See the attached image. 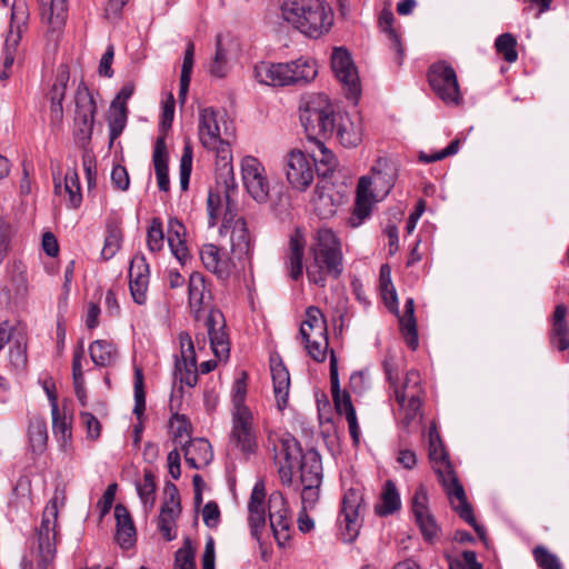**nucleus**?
Listing matches in <instances>:
<instances>
[{"label": "nucleus", "mask_w": 569, "mask_h": 569, "mask_svg": "<svg viewBox=\"0 0 569 569\" xmlns=\"http://www.w3.org/2000/svg\"><path fill=\"white\" fill-rule=\"evenodd\" d=\"M247 395V373L244 371L241 372V376L234 381L232 386V411H237L241 408H248L244 405V399Z\"/></svg>", "instance_id": "obj_59"}, {"label": "nucleus", "mask_w": 569, "mask_h": 569, "mask_svg": "<svg viewBox=\"0 0 569 569\" xmlns=\"http://www.w3.org/2000/svg\"><path fill=\"white\" fill-rule=\"evenodd\" d=\"M114 518L116 539L121 548L128 549L134 543L137 536L132 518L128 509L121 503L114 507Z\"/></svg>", "instance_id": "obj_32"}, {"label": "nucleus", "mask_w": 569, "mask_h": 569, "mask_svg": "<svg viewBox=\"0 0 569 569\" xmlns=\"http://www.w3.org/2000/svg\"><path fill=\"white\" fill-rule=\"evenodd\" d=\"M153 164L158 180V187L161 191L169 190L170 181L168 174V153L163 138H159L153 150Z\"/></svg>", "instance_id": "obj_40"}, {"label": "nucleus", "mask_w": 569, "mask_h": 569, "mask_svg": "<svg viewBox=\"0 0 569 569\" xmlns=\"http://www.w3.org/2000/svg\"><path fill=\"white\" fill-rule=\"evenodd\" d=\"M447 497L452 509L459 515V517L475 529L482 541H486V529L477 522L463 487H457L456 491H450Z\"/></svg>", "instance_id": "obj_29"}, {"label": "nucleus", "mask_w": 569, "mask_h": 569, "mask_svg": "<svg viewBox=\"0 0 569 569\" xmlns=\"http://www.w3.org/2000/svg\"><path fill=\"white\" fill-rule=\"evenodd\" d=\"M281 17L302 34L318 39L333 24V11L326 0H286Z\"/></svg>", "instance_id": "obj_3"}, {"label": "nucleus", "mask_w": 569, "mask_h": 569, "mask_svg": "<svg viewBox=\"0 0 569 569\" xmlns=\"http://www.w3.org/2000/svg\"><path fill=\"white\" fill-rule=\"evenodd\" d=\"M428 440L429 459L433 465L435 472L437 473L446 495H449L450 491H456L457 487H463L448 459V455L435 425L429 429Z\"/></svg>", "instance_id": "obj_13"}, {"label": "nucleus", "mask_w": 569, "mask_h": 569, "mask_svg": "<svg viewBox=\"0 0 569 569\" xmlns=\"http://www.w3.org/2000/svg\"><path fill=\"white\" fill-rule=\"evenodd\" d=\"M183 452L186 462L193 469L207 467L213 458L211 445L203 438L190 440L183 446Z\"/></svg>", "instance_id": "obj_30"}, {"label": "nucleus", "mask_w": 569, "mask_h": 569, "mask_svg": "<svg viewBox=\"0 0 569 569\" xmlns=\"http://www.w3.org/2000/svg\"><path fill=\"white\" fill-rule=\"evenodd\" d=\"M495 47L497 52L501 54L507 62L513 63L517 61V40L511 33L506 32L500 34L496 39Z\"/></svg>", "instance_id": "obj_53"}, {"label": "nucleus", "mask_w": 569, "mask_h": 569, "mask_svg": "<svg viewBox=\"0 0 569 569\" xmlns=\"http://www.w3.org/2000/svg\"><path fill=\"white\" fill-rule=\"evenodd\" d=\"M9 360L17 370L24 369L28 362L27 335L24 330L17 335L9 348Z\"/></svg>", "instance_id": "obj_48"}, {"label": "nucleus", "mask_w": 569, "mask_h": 569, "mask_svg": "<svg viewBox=\"0 0 569 569\" xmlns=\"http://www.w3.org/2000/svg\"><path fill=\"white\" fill-rule=\"evenodd\" d=\"M301 483H322V463L320 455L311 449L307 450L300 459Z\"/></svg>", "instance_id": "obj_35"}, {"label": "nucleus", "mask_w": 569, "mask_h": 569, "mask_svg": "<svg viewBox=\"0 0 569 569\" xmlns=\"http://www.w3.org/2000/svg\"><path fill=\"white\" fill-rule=\"evenodd\" d=\"M129 281L149 282V266L143 256H134L131 260Z\"/></svg>", "instance_id": "obj_58"}, {"label": "nucleus", "mask_w": 569, "mask_h": 569, "mask_svg": "<svg viewBox=\"0 0 569 569\" xmlns=\"http://www.w3.org/2000/svg\"><path fill=\"white\" fill-rule=\"evenodd\" d=\"M229 446L248 457L257 449V431L253 413L249 408L231 411V430Z\"/></svg>", "instance_id": "obj_12"}, {"label": "nucleus", "mask_w": 569, "mask_h": 569, "mask_svg": "<svg viewBox=\"0 0 569 569\" xmlns=\"http://www.w3.org/2000/svg\"><path fill=\"white\" fill-rule=\"evenodd\" d=\"M276 463L296 465L303 455L298 440L290 433H282L273 440Z\"/></svg>", "instance_id": "obj_31"}, {"label": "nucleus", "mask_w": 569, "mask_h": 569, "mask_svg": "<svg viewBox=\"0 0 569 569\" xmlns=\"http://www.w3.org/2000/svg\"><path fill=\"white\" fill-rule=\"evenodd\" d=\"M387 379L393 387L395 398L398 405L406 411V419H413L422 403L423 389L421 377L417 370H409L400 383L395 381L396 370L389 360L383 363Z\"/></svg>", "instance_id": "obj_9"}, {"label": "nucleus", "mask_w": 569, "mask_h": 569, "mask_svg": "<svg viewBox=\"0 0 569 569\" xmlns=\"http://www.w3.org/2000/svg\"><path fill=\"white\" fill-rule=\"evenodd\" d=\"M234 191V182L224 184V209L220 234L229 236L232 256L238 260H242L250 256L252 243L247 222L238 214L237 203L231 200V194Z\"/></svg>", "instance_id": "obj_7"}, {"label": "nucleus", "mask_w": 569, "mask_h": 569, "mask_svg": "<svg viewBox=\"0 0 569 569\" xmlns=\"http://www.w3.org/2000/svg\"><path fill=\"white\" fill-rule=\"evenodd\" d=\"M229 70L227 51L221 47L220 39L217 40L216 53L209 66V72L212 77L223 78Z\"/></svg>", "instance_id": "obj_55"}, {"label": "nucleus", "mask_w": 569, "mask_h": 569, "mask_svg": "<svg viewBox=\"0 0 569 569\" xmlns=\"http://www.w3.org/2000/svg\"><path fill=\"white\" fill-rule=\"evenodd\" d=\"M128 117V108L111 103L108 117L110 141H114L123 131Z\"/></svg>", "instance_id": "obj_50"}, {"label": "nucleus", "mask_w": 569, "mask_h": 569, "mask_svg": "<svg viewBox=\"0 0 569 569\" xmlns=\"http://www.w3.org/2000/svg\"><path fill=\"white\" fill-rule=\"evenodd\" d=\"M64 491L57 488L46 505L39 527L33 536V551L38 569H52L58 543V513L64 505Z\"/></svg>", "instance_id": "obj_5"}, {"label": "nucleus", "mask_w": 569, "mask_h": 569, "mask_svg": "<svg viewBox=\"0 0 569 569\" xmlns=\"http://www.w3.org/2000/svg\"><path fill=\"white\" fill-rule=\"evenodd\" d=\"M200 258L204 268L217 274L218 278L226 279L231 273V259L223 257L216 244H203L200 249Z\"/></svg>", "instance_id": "obj_28"}, {"label": "nucleus", "mask_w": 569, "mask_h": 569, "mask_svg": "<svg viewBox=\"0 0 569 569\" xmlns=\"http://www.w3.org/2000/svg\"><path fill=\"white\" fill-rule=\"evenodd\" d=\"M69 81V71L62 66L56 77V81L50 91V101L62 102L66 96L67 84Z\"/></svg>", "instance_id": "obj_60"}, {"label": "nucleus", "mask_w": 569, "mask_h": 569, "mask_svg": "<svg viewBox=\"0 0 569 569\" xmlns=\"http://www.w3.org/2000/svg\"><path fill=\"white\" fill-rule=\"evenodd\" d=\"M290 72L291 69L288 62H260L254 66L253 70L254 78L259 83L273 87L289 86V79H292Z\"/></svg>", "instance_id": "obj_26"}, {"label": "nucleus", "mask_w": 569, "mask_h": 569, "mask_svg": "<svg viewBox=\"0 0 569 569\" xmlns=\"http://www.w3.org/2000/svg\"><path fill=\"white\" fill-rule=\"evenodd\" d=\"M29 445L34 453H42L47 448L48 431L47 423L43 418L33 417L29 421L28 427Z\"/></svg>", "instance_id": "obj_43"}, {"label": "nucleus", "mask_w": 569, "mask_h": 569, "mask_svg": "<svg viewBox=\"0 0 569 569\" xmlns=\"http://www.w3.org/2000/svg\"><path fill=\"white\" fill-rule=\"evenodd\" d=\"M27 8L23 2H14L11 8L10 29L4 42V59L2 68L12 69L16 51L27 23Z\"/></svg>", "instance_id": "obj_20"}, {"label": "nucleus", "mask_w": 569, "mask_h": 569, "mask_svg": "<svg viewBox=\"0 0 569 569\" xmlns=\"http://www.w3.org/2000/svg\"><path fill=\"white\" fill-rule=\"evenodd\" d=\"M147 247L151 253H158L164 247L162 221L158 217L151 219L147 229Z\"/></svg>", "instance_id": "obj_51"}, {"label": "nucleus", "mask_w": 569, "mask_h": 569, "mask_svg": "<svg viewBox=\"0 0 569 569\" xmlns=\"http://www.w3.org/2000/svg\"><path fill=\"white\" fill-rule=\"evenodd\" d=\"M51 415H52V430L60 448L69 451L72 445V428L71 422L61 417L58 407V399L51 397Z\"/></svg>", "instance_id": "obj_34"}, {"label": "nucleus", "mask_w": 569, "mask_h": 569, "mask_svg": "<svg viewBox=\"0 0 569 569\" xmlns=\"http://www.w3.org/2000/svg\"><path fill=\"white\" fill-rule=\"evenodd\" d=\"M164 492L168 496V500L161 507L158 519V527L162 537L170 541L177 536L174 531V525L176 519L181 511V507L178 489L173 483H167Z\"/></svg>", "instance_id": "obj_21"}, {"label": "nucleus", "mask_w": 569, "mask_h": 569, "mask_svg": "<svg viewBox=\"0 0 569 569\" xmlns=\"http://www.w3.org/2000/svg\"><path fill=\"white\" fill-rule=\"evenodd\" d=\"M41 19L51 31H59L66 22L68 13L67 0H38Z\"/></svg>", "instance_id": "obj_33"}, {"label": "nucleus", "mask_w": 569, "mask_h": 569, "mask_svg": "<svg viewBox=\"0 0 569 569\" xmlns=\"http://www.w3.org/2000/svg\"><path fill=\"white\" fill-rule=\"evenodd\" d=\"M234 136L232 121L226 112L212 107L201 108L198 116V138L201 146L216 153L218 179L234 182L230 142Z\"/></svg>", "instance_id": "obj_1"}, {"label": "nucleus", "mask_w": 569, "mask_h": 569, "mask_svg": "<svg viewBox=\"0 0 569 569\" xmlns=\"http://www.w3.org/2000/svg\"><path fill=\"white\" fill-rule=\"evenodd\" d=\"M309 251H341V243L331 229L320 228L312 236Z\"/></svg>", "instance_id": "obj_46"}, {"label": "nucleus", "mask_w": 569, "mask_h": 569, "mask_svg": "<svg viewBox=\"0 0 569 569\" xmlns=\"http://www.w3.org/2000/svg\"><path fill=\"white\" fill-rule=\"evenodd\" d=\"M550 343L559 351L569 349L568 325L552 326L549 333Z\"/></svg>", "instance_id": "obj_63"}, {"label": "nucleus", "mask_w": 569, "mask_h": 569, "mask_svg": "<svg viewBox=\"0 0 569 569\" xmlns=\"http://www.w3.org/2000/svg\"><path fill=\"white\" fill-rule=\"evenodd\" d=\"M122 242L121 221L110 219L107 222L104 244L101 256L104 260L111 259L120 249Z\"/></svg>", "instance_id": "obj_44"}, {"label": "nucleus", "mask_w": 569, "mask_h": 569, "mask_svg": "<svg viewBox=\"0 0 569 569\" xmlns=\"http://www.w3.org/2000/svg\"><path fill=\"white\" fill-rule=\"evenodd\" d=\"M192 169V148L190 144L183 147L180 159V187L186 191L189 187L190 174Z\"/></svg>", "instance_id": "obj_61"}, {"label": "nucleus", "mask_w": 569, "mask_h": 569, "mask_svg": "<svg viewBox=\"0 0 569 569\" xmlns=\"http://www.w3.org/2000/svg\"><path fill=\"white\" fill-rule=\"evenodd\" d=\"M395 17L393 13L390 10H383L379 17V26L381 30L388 36L390 46L396 50L397 57V63L401 64L402 57H403V50L400 44V40L396 31L392 29Z\"/></svg>", "instance_id": "obj_49"}, {"label": "nucleus", "mask_w": 569, "mask_h": 569, "mask_svg": "<svg viewBox=\"0 0 569 569\" xmlns=\"http://www.w3.org/2000/svg\"><path fill=\"white\" fill-rule=\"evenodd\" d=\"M92 362L99 367H109L116 363L119 352L117 347L108 340H94L89 346Z\"/></svg>", "instance_id": "obj_38"}, {"label": "nucleus", "mask_w": 569, "mask_h": 569, "mask_svg": "<svg viewBox=\"0 0 569 569\" xmlns=\"http://www.w3.org/2000/svg\"><path fill=\"white\" fill-rule=\"evenodd\" d=\"M241 174L243 186L249 196L258 203L267 202L270 193V183L262 163L254 157H244L241 161Z\"/></svg>", "instance_id": "obj_17"}, {"label": "nucleus", "mask_w": 569, "mask_h": 569, "mask_svg": "<svg viewBox=\"0 0 569 569\" xmlns=\"http://www.w3.org/2000/svg\"><path fill=\"white\" fill-rule=\"evenodd\" d=\"M290 66L292 79H289L290 84H306L312 81L318 74V68L315 60L301 57L295 61L288 62Z\"/></svg>", "instance_id": "obj_39"}, {"label": "nucleus", "mask_w": 569, "mask_h": 569, "mask_svg": "<svg viewBox=\"0 0 569 569\" xmlns=\"http://www.w3.org/2000/svg\"><path fill=\"white\" fill-rule=\"evenodd\" d=\"M64 190L69 194L70 207L77 209L82 202L81 188L78 173L74 169L67 171L64 176Z\"/></svg>", "instance_id": "obj_54"}, {"label": "nucleus", "mask_w": 569, "mask_h": 569, "mask_svg": "<svg viewBox=\"0 0 569 569\" xmlns=\"http://www.w3.org/2000/svg\"><path fill=\"white\" fill-rule=\"evenodd\" d=\"M306 240L302 231L297 228L289 240V248L286 256V268L289 277L297 281L303 274Z\"/></svg>", "instance_id": "obj_27"}, {"label": "nucleus", "mask_w": 569, "mask_h": 569, "mask_svg": "<svg viewBox=\"0 0 569 569\" xmlns=\"http://www.w3.org/2000/svg\"><path fill=\"white\" fill-rule=\"evenodd\" d=\"M306 273L310 282L325 288L328 277L339 278L343 271L342 251H309Z\"/></svg>", "instance_id": "obj_11"}, {"label": "nucleus", "mask_w": 569, "mask_h": 569, "mask_svg": "<svg viewBox=\"0 0 569 569\" xmlns=\"http://www.w3.org/2000/svg\"><path fill=\"white\" fill-rule=\"evenodd\" d=\"M194 550L189 540L176 552L174 569H194Z\"/></svg>", "instance_id": "obj_62"}, {"label": "nucleus", "mask_w": 569, "mask_h": 569, "mask_svg": "<svg viewBox=\"0 0 569 569\" xmlns=\"http://www.w3.org/2000/svg\"><path fill=\"white\" fill-rule=\"evenodd\" d=\"M80 421L86 429L87 438L91 441L99 439L101 433L100 421L90 412H81Z\"/></svg>", "instance_id": "obj_64"}, {"label": "nucleus", "mask_w": 569, "mask_h": 569, "mask_svg": "<svg viewBox=\"0 0 569 569\" xmlns=\"http://www.w3.org/2000/svg\"><path fill=\"white\" fill-rule=\"evenodd\" d=\"M336 116L333 104L322 93L311 94L300 107V121L310 141L331 137L336 128Z\"/></svg>", "instance_id": "obj_6"}, {"label": "nucleus", "mask_w": 569, "mask_h": 569, "mask_svg": "<svg viewBox=\"0 0 569 569\" xmlns=\"http://www.w3.org/2000/svg\"><path fill=\"white\" fill-rule=\"evenodd\" d=\"M286 176L289 184L305 191L315 179L313 162L300 150H292L286 158Z\"/></svg>", "instance_id": "obj_18"}, {"label": "nucleus", "mask_w": 569, "mask_h": 569, "mask_svg": "<svg viewBox=\"0 0 569 569\" xmlns=\"http://www.w3.org/2000/svg\"><path fill=\"white\" fill-rule=\"evenodd\" d=\"M363 495L360 490L350 488L346 491L338 518L339 535L343 542H352L361 528L360 509Z\"/></svg>", "instance_id": "obj_14"}, {"label": "nucleus", "mask_w": 569, "mask_h": 569, "mask_svg": "<svg viewBox=\"0 0 569 569\" xmlns=\"http://www.w3.org/2000/svg\"><path fill=\"white\" fill-rule=\"evenodd\" d=\"M532 553L537 565L541 569H562L559 558L551 553L546 547L537 546Z\"/></svg>", "instance_id": "obj_57"}, {"label": "nucleus", "mask_w": 569, "mask_h": 569, "mask_svg": "<svg viewBox=\"0 0 569 569\" xmlns=\"http://www.w3.org/2000/svg\"><path fill=\"white\" fill-rule=\"evenodd\" d=\"M331 68L337 79L342 84L346 97L357 102L361 93L360 80L351 54L347 49H333L331 54Z\"/></svg>", "instance_id": "obj_16"}, {"label": "nucleus", "mask_w": 569, "mask_h": 569, "mask_svg": "<svg viewBox=\"0 0 569 569\" xmlns=\"http://www.w3.org/2000/svg\"><path fill=\"white\" fill-rule=\"evenodd\" d=\"M266 489L262 481L256 482L248 502V522L251 536L260 541L261 530L266 526Z\"/></svg>", "instance_id": "obj_25"}, {"label": "nucleus", "mask_w": 569, "mask_h": 569, "mask_svg": "<svg viewBox=\"0 0 569 569\" xmlns=\"http://www.w3.org/2000/svg\"><path fill=\"white\" fill-rule=\"evenodd\" d=\"M326 186L317 184L313 197L315 211L321 218H328L335 213V204L330 194L326 193Z\"/></svg>", "instance_id": "obj_52"}, {"label": "nucleus", "mask_w": 569, "mask_h": 569, "mask_svg": "<svg viewBox=\"0 0 569 569\" xmlns=\"http://www.w3.org/2000/svg\"><path fill=\"white\" fill-rule=\"evenodd\" d=\"M335 132L339 142L347 148L357 147L362 141V120L358 114L337 112Z\"/></svg>", "instance_id": "obj_24"}, {"label": "nucleus", "mask_w": 569, "mask_h": 569, "mask_svg": "<svg viewBox=\"0 0 569 569\" xmlns=\"http://www.w3.org/2000/svg\"><path fill=\"white\" fill-rule=\"evenodd\" d=\"M401 507V500L396 485L388 480L381 492L380 502L375 506V511L379 516H389L398 511Z\"/></svg>", "instance_id": "obj_42"}, {"label": "nucleus", "mask_w": 569, "mask_h": 569, "mask_svg": "<svg viewBox=\"0 0 569 569\" xmlns=\"http://www.w3.org/2000/svg\"><path fill=\"white\" fill-rule=\"evenodd\" d=\"M137 492L146 512H149L156 502L154 476L150 469L143 470V479L136 485Z\"/></svg>", "instance_id": "obj_47"}, {"label": "nucleus", "mask_w": 569, "mask_h": 569, "mask_svg": "<svg viewBox=\"0 0 569 569\" xmlns=\"http://www.w3.org/2000/svg\"><path fill=\"white\" fill-rule=\"evenodd\" d=\"M189 308L197 321L200 312L208 311L203 320V327L210 342V348L219 359L229 357L230 343L226 332V320L223 313L212 308L213 299L211 283L200 272H192L189 277Z\"/></svg>", "instance_id": "obj_2"}, {"label": "nucleus", "mask_w": 569, "mask_h": 569, "mask_svg": "<svg viewBox=\"0 0 569 569\" xmlns=\"http://www.w3.org/2000/svg\"><path fill=\"white\" fill-rule=\"evenodd\" d=\"M395 183L392 168L387 160L379 159L370 174L362 176L357 186L356 203L349 223L360 226L371 213L372 204L383 199Z\"/></svg>", "instance_id": "obj_4"}, {"label": "nucleus", "mask_w": 569, "mask_h": 569, "mask_svg": "<svg viewBox=\"0 0 569 569\" xmlns=\"http://www.w3.org/2000/svg\"><path fill=\"white\" fill-rule=\"evenodd\" d=\"M268 515L274 539L282 547L290 539L291 519L287 500L281 492L274 491L269 496Z\"/></svg>", "instance_id": "obj_19"}, {"label": "nucleus", "mask_w": 569, "mask_h": 569, "mask_svg": "<svg viewBox=\"0 0 569 569\" xmlns=\"http://www.w3.org/2000/svg\"><path fill=\"white\" fill-rule=\"evenodd\" d=\"M134 408L133 412L137 417H141L146 409V393L143 385V373L138 367L134 368Z\"/></svg>", "instance_id": "obj_56"}, {"label": "nucleus", "mask_w": 569, "mask_h": 569, "mask_svg": "<svg viewBox=\"0 0 569 569\" xmlns=\"http://www.w3.org/2000/svg\"><path fill=\"white\" fill-rule=\"evenodd\" d=\"M73 136L82 146L92 137L97 103L88 87L80 82L74 93Z\"/></svg>", "instance_id": "obj_10"}, {"label": "nucleus", "mask_w": 569, "mask_h": 569, "mask_svg": "<svg viewBox=\"0 0 569 569\" xmlns=\"http://www.w3.org/2000/svg\"><path fill=\"white\" fill-rule=\"evenodd\" d=\"M430 87L446 104H459L460 93L456 71L447 62L433 63L428 72Z\"/></svg>", "instance_id": "obj_15"}, {"label": "nucleus", "mask_w": 569, "mask_h": 569, "mask_svg": "<svg viewBox=\"0 0 569 569\" xmlns=\"http://www.w3.org/2000/svg\"><path fill=\"white\" fill-rule=\"evenodd\" d=\"M271 377L273 382V391L277 399V405L280 410L287 406L290 376L287 368L281 361L271 365Z\"/></svg>", "instance_id": "obj_37"}, {"label": "nucleus", "mask_w": 569, "mask_h": 569, "mask_svg": "<svg viewBox=\"0 0 569 569\" xmlns=\"http://www.w3.org/2000/svg\"><path fill=\"white\" fill-rule=\"evenodd\" d=\"M181 359L176 361V369L181 383L188 387H194L198 382V373L196 369L194 343L187 332L179 336Z\"/></svg>", "instance_id": "obj_22"}, {"label": "nucleus", "mask_w": 569, "mask_h": 569, "mask_svg": "<svg viewBox=\"0 0 569 569\" xmlns=\"http://www.w3.org/2000/svg\"><path fill=\"white\" fill-rule=\"evenodd\" d=\"M399 321L408 347L415 350L418 347V332L415 319V301L412 298L407 299L405 312Z\"/></svg>", "instance_id": "obj_41"}, {"label": "nucleus", "mask_w": 569, "mask_h": 569, "mask_svg": "<svg viewBox=\"0 0 569 569\" xmlns=\"http://www.w3.org/2000/svg\"><path fill=\"white\" fill-rule=\"evenodd\" d=\"M412 512L426 540L431 541L439 533V527L428 508V495L423 487L416 490L412 499Z\"/></svg>", "instance_id": "obj_23"}, {"label": "nucleus", "mask_w": 569, "mask_h": 569, "mask_svg": "<svg viewBox=\"0 0 569 569\" xmlns=\"http://www.w3.org/2000/svg\"><path fill=\"white\" fill-rule=\"evenodd\" d=\"M313 142L318 149V152L312 151V158L310 159L313 162V170L316 171L317 169L319 176L327 177L335 170L337 159L335 154L326 148L325 140Z\"/></svg>", "instance_id": "obj_45"}, {"label": "nucleus", "mask_w": 569, "mask_h": 569, "mask_svg": "<svg viewBox=\"0 0 569 569\" xmlns=\"http://www.w3.org/2000/svg\"><path fill=\"white\" fill-rule=\"evenodd\" d=\"M299 337L308 355L317 362L327 358L329 340L327 320L318 307H308L300 325Z\"/></svg>", "instance_id": "obj_8"}, {"label": "nucleus", "mask_w": 569, "mask_h": 569, "mask_svg": "<svg viewBox=\"0 0 569 569\" xmlns=\"http://www.w3.org/2000/svg\"><path fill=\"white\" fill-rule=\"evenodd\" d=\"M332 400L337 412L346 416L349 433L352 438L353 445L358 446L360 441V428L350 395L347 391H343L341 395L337 396V398H332Z\"/></svg>", "instance_id": "obj_36"}]
</instances>
